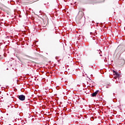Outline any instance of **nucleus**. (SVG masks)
<instances>
[{
	"instance_id": "nucleus-1",
	"label": "nucleus",
	"mask_w": 125,
	"mask_h": 125,
	"mask_svg": "<svg viewBox=\"0 0 125 125\" xmlns=\"http://www.w3.org/2000/svg\"><path fill=\"white\" fill-rule=\"evenodd\" d=\"M112 72L113 73L114 76H115L114 77V79H115V80H116V79H120L121 75H120V74H119V73H118V72L115 70H113Z\"/></svg>"
},
{
	"instance_id": "nucleus-2",
	"label": "nucleus",
	"mask_w": 125,
	"mask_h": 125,
	"mask_svg": "<svg viewBox=\"0 0 125 125\" xmlns=\"http://www.w3.org/2000/svg\"><path fill=\"white\" fill-rule=\"evenodd\" d=\"M25 97L23 95H21L19 96V99L21 101H24L25 100Z\"/></svg>"
},
{
	"instance_id": "nucleus-3",
	"label": "nucleus",
	"mask_w": 125,
	"mask_h": 125,
	"mask_svg": "<svg viewBox=\"0 0 125 125\" xmlns=\"http://www.w3.org/2000/svg\"><path fill=\"white\" fill-rule=\"evenodd\" d=\"M99 92V90H97L95 92L93 93L92 94V97H95V96H96V95H97V94H98Z\"/></svg>"
},
{
	"instance_id": "nucleus-4",
	"label": "nucleus",
	"mask_w": 125,
	"mask_h": 125,
	"mask_svg": "<svg viewBox=\"0 0 125 125\" xmlns=\"http://www.w3.org/2000/svg\"><path fill=\"white\" fill-rule=\"evenodd\" d=\"M101 53H102V52L101 51H100L99 54H100V56H102V55H101Z\"/></svg>"
},
{
	"instance_id": "nucleus-5",
	"label": "nucleus",
	"mask_w": 125,
	"mask_h": 125,
	"mask_svg": "<svg viewBox=\"0 0 125 125\" xmlns=\"http://www.w3.org/2000/svg\"><path fill=\"white\" fill-rule=\"evenodd\" d=\"M98 0V2H100V0Z\"/></svg>"
}]
</instances>
